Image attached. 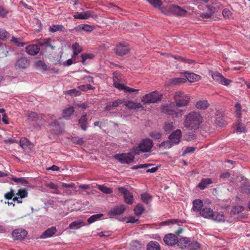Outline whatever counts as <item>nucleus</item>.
<instances>
[{"instance_id": "obj_40", "label": "nucleus", "mask_w": 250, "mask_h": 250, "mask_svg": "<svg viewBox=\"0 0 250 250\" xmlns=\"http://www.w3.org/2000/svg\"><path fill=\"white\" fill-rule=\"evenodd\" d=\"M211 219L217 222H220L224 220V216L218 212H213V215H212Z\"/></svg>"}, {"instance_id": "obj_35", "label": "nucleus", "mask_w": 250, "mask_h": 250, "mask_svg": "<svg viewBox=\"0 0 250 250\" xmlns=\"http://www.w3.org/2000/svg\"><path fill=\"white\" fill-rule=\"evenodd\" d=\"M72 48L73 51L74 56L78 55L82 51V48L81 46L80 45V44L77 42H75L72 44Z\"/></svg>"}, {"instance_id": "obj_26", "label": "nucleus", "mask_w": 250, "mask_h": 250, "mask_svg": "<svg viewBox=\"0 0 250 250\" xmlns=\"http://www.w3.org/2000/svg\"><path fill=\"white\" fill-rule=\"evenodd\" d=\"M212 183V179L210 178L202 179L200 183L198 184V187L201 189H204L206 188L209 185Z\"/></svg>"}, {"instance_id": "obj_33", "label": "nucleus", "mask_w": 250, "mask_h": 250, "mask_svg": "<svg viewBox=\"0 0 250 250\" xmlns=\"http://www.w3.org/2000/svg\"><path fill=\"white\" fill-rule=\"evenodd\" d=\"M98 188L105 194H110L112 193V188L107 187L104 185H98Z\"/></svg>"}, {"instance_id": "obj_34", "label": "nucleus", "mask_w": 250, "mask_h": 250, "mask_svg": "<svg viewBox=\"0 0 250 250\" xmlns=\"http://www.w3.org/2000/svg\"><path fill=\"white\" fill-rule=\"evenodd\" d=\"M20 145L23 148L25 149L31 145V142L26 138H21L20 141Z\"/></svg>"}, {"instance_id": "obj_43", "label": "nucleus", "mask_w": 250, "mask_h": 250, "mask_svg": "<svg viewBox=\"0 0 250 250\" xmlns=\"http://www.w3.org/2000/svg\"><path fill=\"white\" fill-rule=\"evenodd\" d=\"M141 199L146 204H149L152 200V197L147 193H143L141 194Z\"/></svg>"}, {"instance_id": "obj_51", "label": "nucleus", "mask_w": 250, "mask_h": 250, "mask_svg": "<svg viewBox=\"0 0 250 250\" xmlns=\"http://www.w3.org/2000/svg\"><path fill=\"white\" fill-rule=\"evenodd\" d=\"M173 127V123L172 122H168L165 123L164 128L167 132L170 131Z\"/></svg>"}, {"instance_id": "obj_61", "label": "nucleus", "mask_w": 250, "mask_h": 250, "mask_svg": "<svg viewBox=\"0 0 250 250\" xmlns=\"http://www.w3.org/2000/svg\"><path fill=\"white\" fill-rule=\"evenodd\" d=\"M222 14L225 18L229 19L231 16V12L229 10L226 8L223 10Z\"/></svg>"}, {"instance_id": "obj_12", "label": "nucleus", "mask_w": 250, "mask_h": 250, "mask_svg": "<svg viewBox=\"0 0 250 250\" xmlns=\"http://www.w3.org/2000/svg\"><path fill=\"white\" fill-rule=\"evenodd\" d=\"M178 239L175 234L169 233L165 236L163 240L166 245L173 246L177 243Z\"/></svg>"}, {"instance_id": "obj_28", "label": "nucleus", "mask_w": 250, "mask_h": 250, "mask_svg": "<svg viewBox=\"0 0 250 250\" xmlns=\"http://www.w3.org/2000/svg\"><path fill=\"white\" fill-rule=\"evenodd\" d=\"M79 123L81 128L83 130H86L87 128V118L86 115L82 116L79 120Z\"/></svg>"}, {"instance_id": "obj_55", "label": "nucleus", "mask_w": 250, "mask_h": 250, "mask_svg": "<svg viewBox=\"0 0 250 250\" xmlns=\"http://www.w3.org/2000/svg\"><path fill=\"white\" fill-rule=\"evenodd\" d=\"M161 133L157 131H153L150 133V136L154 139H159L161 137Z\"/></svg>"}, {"instance_id": "obj_16", "label": "nucleus", "mask_w": 250, "mask_h": 250, "mask_svg": "<svg viewBox=\"0 0 250 250\" xmlns=\"http://www.w3.org/2000/svg\"><path fill=\"white\" fill-rule=\"evenodd\" d=\"M125 102V100L118 99L114 102L107 103L105 107V111H110L113 108L118 106L121 104L124 103Z\"/></svg>"}, {"instance_id": "obj_31", "label": "nucleus", "mask_w": 250, "mask_h": 250, "mask_svg": "<svg viewBox=\"0 0 250 250\" xmlns=\"http://www.w3.org/2000/svg\"><path fill=\"white\" fill-rule=\"evenodd\" d=\"M74 112V107L73 106L69 107L63 110L62 113V117L66 119H68L67 118L72 115Z\"/></svg>"}, {"instance_id": "obj_23", "label": "nucleus", "mask_w": 250, "mask_h": 250, "mask_svg": "<svg viewBox=\"0 0 250 250\" xmlns=\"http://www.w3.org/2000/svg\"><path fill=\"white\" fill-rule=\"evenodd\" d=\"M84 223L82 220L74 221L69 224V228L72 229H77L84 226Z\"/></svg>"}, {"instance_id": "obj_45", "label": "nucleus", "mask_w": 250, "mask_h": 250, "mask_svg": "<svg viewBox=\"0 0 250 250\" xmlns=\"http://www.w3.org/2000/svg\"><path fill=\"white\" fill-rule=\"evenodd\" d=\"M124 198L125 203L128 204H132L133 202V196L130 192L128 193L126 196H125Z\"/></svg>"}, {"instance_id": "obj_50", "label": "nucleus", "mask_w": 250, "mask_h": 250, "mask_svg": "<svg viewBox=\"0 0 250 250\" xmlns=\"http://www.w3.org/2000/svg\"><path fill=\"white\" fill-rule=\"evenodd\" d=\"M11 42L14 43L18 46L22 47L24 45L25 43L22 42H20V39L18 38H15L12 37V39L10 40Z\"/></svg>"}, {"instance_id": "obj_10", "label": "nucleus", "mask_w": 250, "mask_h": 250, "mask_svg": "<svg viewBox=\"0 0 250 250\" xmlns=\"http://www.w3.org/2000/svg\"><path fill=\"white\" fill-rule=\"evenodd\" d=\"M182 136V131L180 129H177L169 136V140L173 145L179 143Z\"/></svg>"}, {"instance_id": "obj_30", "label": "nucleus", "mask_w": 250, "mask_h": 250, "mask_svg": "<svg viewBox=\"0 0 250 250\" xmlns=\"http://www.w3.org/2000/svg\"><path fill=\"white\" fill-rule=\"evenodd\" d=\"M209 105V104L207 101L203 100L198 101L195 105L197 109L204 110L206 109Z\"/></svg>"}, {"instance_id": "obj_11", "label": "nucleus", "mask_w": 250, "mask_h": 250, "mask_svg": "<svg viewBox=\"0 0 250 250\" xmlns=\"http://www.w3.org/2000/svg\"><path fill=\"white\" fill-rule=\"evenodd\" d=\"M27 235V232L21 229H15L12 231V235L14 240H21Z\"/></svg>"}, {"instance_id": "obj_47", "label": "nucleus", "mask_w": 250, "mask_h": 250, "mask_svg": "<svg viewBox=\"0 0 250 250\" xmlns=\"http://www.w3.org/2000/svg\"><path fill=\"white\" fill-rule=\"evenodd\" d=\"M186 81V79L184 78H175L171 80V83L174 84H177L185 83Z\"/></svg>"}, {"instance_id": "obj_4", "label": "nucleus", "mask_w": 250, "mask_h": 250, "mask_svg": "<svg viewBox=\"0 0 250 250\" xmlns=\"http://www.w3.org/2000/svg\"><path fill=\"white\" fill-rule=\"evenodd\" d=\"M161 11L166 15H168L171 13L174 15L184 17L187 13V11L184 8L175 4H171L166 7L161 9Z\"/></svg>"}, {"instance_id": "obj_44", "label": "nucleus", "mask_w": 250, "mask_h": 250, "mask_svg": "<svg viewBox=\"0 0 250 250\" xmlns=\"http://www.w3.org/2000/svg\"><path fill=\"white\" fill-rule=\"evenodd\" d=\"M36 67L42 70L45 71L47 69V66L45 62L42 61H39L36 63Z\"/></svg>"}, {"instance_id": "obj_6", "label": "nucleus", "mask_w": 250, "mask_h": 250, "mask_svg": "<svg viewBox=\"0 0 250 250\" xmlns=\"http://www.w3.org/2000/svg\"><path fill=\"white\" fill-rule=\"evenodd\" d=\"M114 158L122 164H129L134 159V154L132 152L123 153L114 155Z\"/></svg>"}, {"instance_id": "obj_42", "label": "nucleus", "mask_w": 250, "mask_h": 250, "mask_svg": "<svg viewBox=\"0 0 250 250\" xmlns=\"http://www.w3.org/2000/svg\"><path fill=\"white\" fill-rule=\"evenodd\" d=\"M16 194L18 195L21 199L28 196V192L26 188L20 189Z\"/></svg>"}, {"instance_id": "obj_8", "label": "nucleus", "mask_w": 250, "mask_h": 250, "mask_svg": "<svg viewBox=\"0 0 250 250\" xmlns=\"http://www.w3.org/2000/svg\"><path fill=\"white\" fill-rule=\"evenodd\" d=\"M153 146V142L150 139H146L143 140L139 146V149L143 152L149 151Z\"/></svg>"}, {"instance_id": "obj_2", "label": "nucleus", "mask_w": 250, "mask_h": 250, "mask_svg": "<svg viewBox=\"0 0 250 250\" xmlns=\"http://www.w3.org/2000/svg\"><path fill=\"white\" fill-rule=\"evenodd\" d=\"M203 121L201 114L196 111H191L187 114L184 120V125L189 129H197Z\"/></svg>"}, {"instance_id": "obj_14", "label": "nucleus", "mask_w": 250, "mask_h": 250, "mask_svg": "<svg viewBox=\"0 0 250 250\" xmlns=\"http://www.w3.org/2000/svg\"><path fill=\"white\" fill-rule=\"evenodd\" d=\"M29 65V60L26 57H21L15 63L16 68L24 69Z\"/></svg>"}, {"instance_id": "obj_13", "label": "nucleus", "mask_w": 250, "mask_h": 250, "mask_svg": "<svg viewBox=\"0 0 250 250\" xmlns=\"http://www.w3.org/2000/svg\"><path fill=\"white\" fill-rule=\"evenodd\" d=\"M162 112L172 118H177L181 115V112L179 110H174L171 108V106H164L162 109Z\"/></svg>"}, {"instance_id": "obj_39", "label": "nucleus", "mask_w": 250, "mask_h": 250, "mask_svg": "<svg viewBox=\"0 0 250 250\" xmlns=\"http://www.w3.org/2000/svg\"><path fill=\"white\" fill-rule=\"evenodd\" d=\"M103 215L102 213L93 215L87 219V222L89 224L93 223L96 221L99 220Z\"/></svg>"}, {"instance_id": "obj_5", "label": "nucleus", "mask_w": 250, "mask_h": 250, "mask_svg": "<svg viewBox=\"0 0 250 250\" xmlns=\"http://www.w3.org/2000/svg\"><path fill=\"white\" fill-rule=\"evenodd\" d=\"M162 95L154 91L143 96L142 102L144 104H154L161 100Z\"/></svg>"}, {"instance_id": "obj_52", "label": "nucleus", "mask_w": 250, "mask_h": 250, "mask_svg": "<svg viewBox=\"0 0 250 250\" xmlns=\"http://www.w3.org/2000/svg\"><path fill=\"white\" fill-rule=\"evenodd\" d=\"M236 130L238 132H245L247 131L245 126L241 122H238Z\"/></svg>"}, {"instance_id": "obj_3", "label": "nucleus", "mask_w": 250, "mask_h": 250, "mask_svg": "<svg viewBox=\"0 0 250 250\" xmlns=\"http://www.w3.org/2000/svg\"><path fill=\"white\" fill-rule=\"evenodd\" d=\"M190 96L181 91L175 92L174 100L177 106L179 107L187 106L190 102Z\"/></svg>"}, {"instance_id": "obj_49", "label": "nucleus", "mask_w": 250, "mask_h": 250, "mask_svg": "<svg viewBox=\"0 0 250 250\" xmlns=\"http://www.w3.org/2000/svg\"><path fill=\"white\" fill-rule=\"evenodd\" d=\"M189 250H198L200 248V244L196 241L192 242L188 248Z\"/></svg>"}, {"instance_id": "obj_9", "label": "nucleus", "mask_w": 250, "mask_h": 250, "mask_svg": "<svg viewBox=\"0 0 250 250\" xmlns=\"http://www.w3.org/2000/svg\"><path fill=\"white\" fill-rule=\"evenodd\" d=\"M212 79L219 83L228 85L231 82V81L226 79L223 76L218 72L213 73L212 75Z\"/></svg>"}, {"instance_id": "obj_59", "label": "nucleus", "mask_w": 250, "mask_h": 250, "mask_svg": "<svg viewBox=\"0 0 250 250\" xmlns=\"http://www.w3.org/2000/svg\"><path fill=\"white\" fill-rule=\"evenodd\" d=\"M196 135L192 132L188 133L185 136V138L186 140L188 141H190L192 140H193L196 139Z\"/></svg>"}, {"instance_id": "obj_25", "label": "nucleus", "mask_w": 250, "mask_h": 250, "mask_svg": "<svg viewBox=\"0 0 250 250\" xmlns=\"http://www.w3.org/2000/svg\"><path fill=\"white\" fill-rule=\"evenodd\" d=\"M127 108L131 109L143 108V106L140 103H136L133 101H129L125 104Z\"/></svg>"}, {"instance_id": "obj_21", "label": "nucleus", "mask_w": 250, "mask_h": 250, "mask_svg": "<svg viewBox=\"0 0 250 250\" xmlns=\"http://www.w3.org/2000/svg\"><path fill=\"white\" fill-rule=\"evenodd\" d=\"M91 13L90 11H85L83 12H76L73 16L76 19L86 20L89 19L91 17Z\"/></svg>"}, {"instance_id": "obj_64", "label": "nucleus", "mask_w": 250, "mask_h": 250, "mask_svg": "<svg viewBox=\"0 0 250 250\" xmlns=\"http://www.w3.org/2000/svg\"><path fill=\"white\" fill-rule=\"evenodd\" d=\"M118 189L119 191H120L121 193H122L124 196H126V194H128V193L130 192V191L127 190L126 188L122 187H119L118 188Z\"/></svg>"}, {"instance_id": "obj_1", "label": "nucleus", "mask_w": 250, "mask_h": 250, "mask_svg": "<svg viewBox=\"0 0 250 250\" xmlns=\"http://www.w3.org/2000/svg\"><path fill=\"white\" fill-rule=\"evenodd\" d=\"M28 122H34L37 124H42V121L48 123L50 125L57 126L59 125L58 121L52 115L46 116L43 114H37L34 112H28L26 114Z\"/></svg>"}, {"instance_id": "obj_54", "label": "nucleus", "mask_w": 250, "mask_h": 250, "mask_svg": "<svg viewBox=\"0 0 250 250\" xmlns=\"http://www.w3.org/2000/svg\"><path fill=\"white\" fill-rule=\"evenodd\" d=\"M6 47L4 44L0 43V57H3L6 55L8 52L6 50Z\"/></svg>"}, {"instance_id": "obj_53", "label": "nucleus", "mask_w": 250, "mask_h": 250, "mask_svg": "<svg viewBox=\"0 0 250 250\" xmlns=\"http://www.w3.org/2000/svg\"><path fill=\"white\" fill-rule=\"evenodd\" d=\"M15 195V191L13 189L11 188L10 191L4 194V198L6 200H10Z\"/></svg>"}, {"instance_id": "obj_41", "label": "nucleus", "mask_w": 250, "mask_h": 250, "mask_svg": "<svg viewBox=\"0 0 250 250\" xmlns=\"http://www.w3.org/2000/svg\"><path fill=\"white\" fill-rule=\"evenodd\" d=\"M173 146V144L170 141H167L162 142L159 145L160 148L163 149H169Z\"/></svg>"}, {"instance_id": "obj_48", "label": "nucleus", "mask_w": 250, "mask_h": 250, "mask_svg": "<svg viewBox=\"0 0 250 250\" xmlns=\"http://www.w3.org/2000/svg\"><path fill=\"white\" fill-rule=\"evenodd\" d=\"M12 180L17 183H21V184H28V182L24 177L17 178L13 177Z\"/></svg>"}, {"instance_id": "obj_62", "label": "nucleus", "mask_w": 250, "mask_h": 250, "mask_svg": "<svg viewBox=\"0 0 250 250\" xmlns=\"http://www.w3.org/2000/svg\"><path fill=\"white\" fill-rule=\"evenodd\" d=\"M214 13V11H212V12H209L208 13L204 12L201 14V16L203 18L208 19V18H210L213 15V14Z\"/></svg>"}, {"instance_id": "obj_32", "label": "nucleus", "mask_w": 250, "mask_h": 250, "mask_svg": "<svg viewBox=\"0 0 250 250\" xmlns=\"http://www.w3.org/2000/svg\"><path fill=\"white\" fill-rule=\"evenodd\" d=\"M186 78L190 82L198 81L200 79V76L193 73H187Z\"/></svg>"}, {"instance_id": "obj_38", "label": "nucleus", "mask_w": 250, "mask_h": 250, "mask_svg": "<svg viewBox=\"0 0 250 250\" xmlns=\"http://www.w3.org/2000/svg\"><path fill=\"white\" fill-rule=\"evenodd\" d=\"M145 210L144 206L141 204H138L134 209V213L137 216L141 215Z\"/></svg>"}, {"instance_id": "obj_19", "label": "nucleus", "mask_w": 250, "mask_h": 250, "mask_svg": "<svg viewBox=\"0 0 250 250\" xmlns=\"http://www.w3.org/2000/svg\"><path fill=\"white\" fill-rule=\"evenodd\" d=\"M57 231L56 227H52L47 229L44 231L41 235L40 238L42 239H45L48 237H52Z\"/></svg>"}, {"instance_id": "obj_24", "label": "nucleus", "mask_w": 250, "mask_h": 250, "mask_svg": "<svg viewBox=\"0 0 250 250\" xmlns=\"http://www.w3.org/2000/svg\"><path fill=\"white\" fill-rule=\"evenodd\" d=\"M200 214L205 218L211 219L213 215V210L208 208H204L200 211Z\"/></svg>"}, {"instance_id": "obj_17", "label": "nucleus", "mask_w": 250, "mask_h": 250, "mask_svg": "<svg viewBox=\"0 0 250 250\" xmlns=\"http://www.w3.org/2000/svg\"><path fill=\"white\" fill-rule=\"evenodd\" d=\"M114 86L119 90H124L125 92H138L139 89H134L133 88L125 86L123 84L117 82L114 83Z\"/></svg>"}, {"instance_id": "obj_37", "label": "nucleus", "mask_w": 250, "mask_h": 250, "mask_svg": "<svg viewBox=\"0 0 250 250\" xmlns=\"http://www.w3.org/2000/svg\"><path fill=\"white\" fill-rule=\"evenodd\" d=\"M146 1L154 7L158 9H161V7L163 4L161 0H146Z\"/></svg>"}, {"instance_id": "obj_15", "label": "nucleus", "mask_w": 250, "mask_h": 250, "mask_svg": "<svg viewBox=\"0 0 250 250\" xmlns=\"http://www.w3.org/2000/svg\"><path fill=\"white\" fill-rule=\"evenodd\" d=\"M40 50V46L38 44H32L28 45L25 48L26 52L32 56L37 55Z\"/></svg>"}, {"instance_id": "obj_57", "label": "nucleus", "mask_w": 250, "mask_h": 250, "mask_svg": "<svg viewBox=\"0 0 250 250\" xmlns=\"http://www.w3.org/2000/svg\"><path fill=\"white\" fill-rule=\"evenodd\" d=\"M244 210V207L242 206H236L233 207L232 212L234 214H238Z\"/></svg>"}, {"instance_id": "obj_60", "label": "nucleus", "mask_w": 250, "mask_h": 250, "mask_svg": "<svg viewBox=\"0 0 250 250\" xmlns=\"http://www.w3.org/2000/svg\"><path fill=\"white\" fill-rule=\"evenodd\" d=\"M241 192L246 194L250 193V185L248 184L244 185L241 188Z\"/></svg>"}, {"instance_id": "obj_46", "label": "nucleus", "mask_w": 250, "mask_h": 250, "mask_svg": "<svg viewBox=\"0 0 250 250\" xmlns=\"http://www.w3.org/2000/svg\"><path fill=\"white\" fill-rule=\"evenodd\" d=\"M94 57V56L92 54H85V53L82 54L81 55V57H82L81 62L83 64H84L85 61L87 59H91L93 58Z\"/></svg>"}, {"instance_id": "obj_7", "label": "nucleus", "mask_w": 250, "mask_h": 250, "mask_svg": "<svg viewBox=\"0 0 250 250\" xmlns=\"http://www.w3.org/2000/svg\"><path fill=\"white\" fill-rule=\"evenodd\" d=\"M114 51L117 55L123 56L128 53L130 48L125 43H120L116 45Z\"/></svg>"}, {"instance_id": "obj_63", "label": "nucleus", "mask_w": 250, "mask_h": 250, "mask_svg": "<svg viewBox=\"0 0 250 250\" xmlns=\"http://www.w3.org/2000/svg\"><path fill=\"white\" fill-rule=\"evenodd\" d=\"M80 28L86 31H91L93 30V27L87 24H82L80 26Z\"/></svg>"}, {"instance_id": "obj_58", "label": "nucleus", "mask_w": 250, "mask_h": 250, "mask_svg": "<svg viewBox=\"0 0 250 250\" xmlns=\"http://www.w3.org/2000/svg\"><path fill=\"white\" fill-rule=\"evenodd\" d=\"M235 112L236 114V116L238 118L241 117V105L240 104L237 103L235 105Z\"/></svg>"}, {"instance_id": "obj_18", "label": "nucleus", "mask_w": 250, "mask_h": 250, "mask_svg": "<svg viewBox=\"0 0 250 250\" xmlns=\"http://www.w3.org/2000/svg\"><path fill=\"white\" fill-rule=\"evenodd\" d=\"M51 40L50 39H44L38 41V44L40 46H44L45 48H51L52 50H54L56 48L55 46L51 43Z\"/></svg>"}, {"instance_id": "obj_20", "label": "nucleus", "mask_w": 250, "mask_h": 250, "mask_svg": "<svg viewBox=\"0 0 250 250\" xmlns=\"http://www.w3.org/2000/svg\"><path fill=\"white\" fill-rule=\"evenodd\" d=\"M125 208V205H121L111 209L109 211V214L111 216H114L117 215H121L124 212Z\"/></svg>"}, {"instance_id": "obj_36", "label": "nucleus", "mask_w": 250, "mask_h": 250, "mask_svg": "<svg viewBox=\"0 0 250 250\" xmlns=\"http://www.w3.org/2000/svg\"><path fill=\"white\" fill-rule=\"evenodd\" d=\"M64 29V27L63 25H52L50 26L49 28V31L52 33H54L57 31H62Z\"/></svg>"}, {"instance_id": "obj_56", "label": "nucleus", "mask_w": 250, "mask_h": 250, "mask_svg": "<svg viewBox=\"0 0 250 250\" xmlns=\"http://www.w3.org/2000/svg\"><path fill=\"white\" fill-rule=\"evenodd\" d=\"M9 33L4 29H0V39L4 40L9 36Z\"/></svg>"}, {"instance_id": "obj_22", "label": "nucleus", "mask_w": 250, "mask_h": 250, "mask_svg": "<svg viewBox=\"0 0 250 250\" xmlns=\"http://www.w3.org/2000/svg\"><path fill=\"white\" fill-rule=\"evenodd\" d=\"M190 241L189 238L187 237H184L180 239V240L178 239L177 244L178 246L181 249H184L186 248H188L189 247V245H190Z\"/></svg>"}, {"instance_id": "obj_27", "label": "nucleus", "mask_w": 250, "mask_h": 250, "mask_svg": "<svg viewBox=\"0 0 250 250\" xmlns=\"http://www.w3.org/2000/svg\"><path fill=\"white\" fill-rule=\"evenodd\" d=\"M192 210L194 211L198 212L201 210L203 206L202 201L199 199H196L193 201Z\"/></svg>"}, {"instance_id": "obj_29", "label": "nucleus", "mask_w": 250, "mask_h": 250, "mask_svg": "<svg viewBox=\"0 0 250 250\" xmlns=\"http://www.w3.org/2000/svg\"><path fill=\"white\" fill-rule=\"evenodd\" d=\"M147 250H161V247L158 242L151 241L147 245Z\"/></svg>"}]
</instances>
